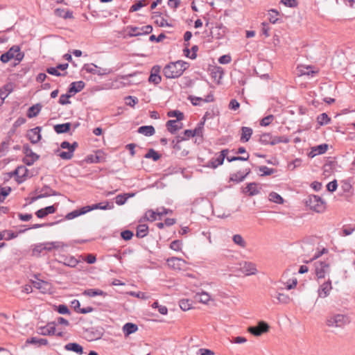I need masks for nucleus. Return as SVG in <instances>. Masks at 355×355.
Instances as JSON below:
<instances>
[{"label":"nucleus","instance_id":"f257e3e1","mask_svg":"<svg viewBox=\"0 0 355 355\" xmlns=\"http://www.w3.org/2000/svg\"><path fill=\"white\" fill-rule=\"evenodd\" d=\"M188 62L178 60L170 62L163 69V73L166 78H177L189 67Z\"/></svg>","mask_w":355,"mask_h":355},{"label":"nucleus","instance_id":"f03ea898","mask_svg":"<svg viewBox=\"0 0 355 355\" xmlns=\"http://www.w3.org/2000/svg\"><path fill=\"white\" fill-rule=\"evenodd\" d=\"M325 322L329 327L341 328L350 322V318L345 314L331 313L327 317Z\"/></svg>","mask_w":355,"mask_h":355},{"label":"nucleus","instance_id":"7ed1b4c3","mask_svg":"<svg viewBox=\"0 0 355 355\" xmlns=\"http://www.w3.org/2000/svg\"><path fill=\"white\" fill-rule=\"evenodd\" d=\"M305 204L311 210L317 213H322L325 210L324 201L316 195L309 196L305 200Z\"/></svg>","mask_w":355,"mask_h":355},{"label":"nucleus","instance_id":"20e7f679","mask_svg":"<svg viewBox=\"0 0 355 355\" xmlns=\"http://www.w3.org/2000/svg\"><path fill=\"white\" fill-rule=\"evenodd\" d=\"M331 259L327 258L324 261H317L315 262V273L318 279H323L331 271Z\"/></svg>","mask_w":355,"mask_h":355},{"label":"nucleus","instance_id":"39448f33","mask_svg":"<svg viewBox=\"0 0 355 355\" xmlns=\"http://www.w3.org/2000/svg\"><path fill=\"white\" fill-rule=\"evenodd\" d=\"M24 53L21 52L20 47L17 45L12 46L6 53L1 55L0 60L2 62L6 63L11 59L14 58L19 62L23 60Z\"/></svg>","mask_w":355,"mask_h":355},{"label":"nucleus","instance_id":"423d86ee","mask_svg":"<svg viewBox=\"0 0 355 355\" xmlns=\"http://www.w3.org/2000/svg\"><path fill=\"white\" fill-rule=\"evenodd\" d=\"M259 141L263 145H275L279 143L286 144L289 141V139L285 137H273L270 133H263L260 136Z\"/></svg>","mask_w":355,"mask_h":355},{"label":"nucleus","instance_id":"0eeeda50","mask_svg":"<svg viewBox=\"0 0 355 355\" xmlns=\"http://www.w3.org/2000/svg\"><path fill=\"white\" fill-rule=\"evenodd\" d=\"M103 335V329L102 328H90L84 332V337L87 341H94L101 339Z\"/></svg>","mask_w":355,"mask_h":355},{"label":"nucleus","instance_id":"6e6552de","mask_svg":"<svg viewBox=\"0 0 355 355\" xmlns=\"http://www.w3.org/2000/svg\"><path fill=\"white\" fill-rule=\"evenodd\" d=\"M268 329V324L263 321H260L257 326L250 327L248 331L255 336H259L262 334L267 332Z\"/></svg>","mask_w":355,"mask_h":355},{"label":"nucleus","instance_id":"1a4fd4ad","mask_svg":"<svg viewBox=\"0 0 355 355\" xmlns=\"http://www.w3.org/2000/svg\"><path fill=\"white\" fill-rule=\"evenodd\" d=\"M185 139L186 138L184 137H178L176 139H173L172 141L173 148L175 150V153L179 157H185L189 154V151L187 150L184 149L182 150V146L180 144V141Z\"/></svg>","mask_w":355,"mask_h":355},{"label":"nucleus","instance_id":"9d476101","mask_svg":"<svg viewBox=\"0 0 355 355\" xmlns=\"http://www.w3.org/2000/svg\"><path fill=\"white\" fill-rule=\"evenodd\" d=\"M251 170L249 167L240 170L230 175V180L235 182H241L244 180L245 177L249 175Z\"/></svg>","mask_w":355,"mask_h":355},{"label":"nucleus","instance_id":"9b49d317","mask_svg":"<svg viewBox=\"0 0 355 355\" xmlns=\"http://www.w3.org/2000/svg\"><path fill=\"white\" fill-rule=\"evenodd\" d=\"M28 170L24 166H18L12 173L16 177V181L18 183H21L25 181L28 176Z\"/></svg>","mask_w":355,"mask_h":355},{"label":"nucleus","instance_id":"f8f14e48","mask_svg":"<svg viewBox=\"0 0 355 355\" xmlns=\"http://www.w3.org/2000/svg\"><path fill=\"white\" fill-rule=\"evenodd\" d=\"M41 130L42 128L37 126L28 131L27 137L32 144H37L41 139Z\"/></svg>","mask_w":355,"mask_h":355},{"label":"nucleus","instance_id":"ddd939ff","mask_svg":"<svg viewBox=\"0 0 355 355\" xmlns=\"http://www.w3.org/2000/svg\"><path fill=\"white\" fill-rule=\"evenodd\" d=\"M160 70L161 67L159 65H155L153 67L148 78V81L150 83L158 85L161 82L162 78L159 75Z\"/></svg>","mask_w":355,"mask_h":355},{"label":"nucleus","instance_id":"4468645a","mask_svg":"<svg viewBox=\"0 0 355 355\" xmlns=\"http://www.w3.org/2000/svg\"><path fill=\"white\" fill-rule=\"evenodd\" d=\"M168 266L174 270H181L185 266V261L180 258L171 257L167 259Z\"/></svg>","mask_w":355,"mask_h":355},{"label":"nucleus","instance_id":"2eb2a0df","mask_svg":"<svg viewBox=\"0 0 355 355\" xmlns=\"http://www.w3.org/2000/svg\"><path fill=\"white\" fill-rule=\"evenodd\" d=\"M332 289L331 282L328 279L323 283L318 289V296L322 298L327 297Z\"/></svg>","mask_w":355,"mask_h":355},{"label":"nucleus","instance_id":"dca6fc26","mask_svg":"<svg viewBox=\"0 0 355 355\" xmlns=\"http://www.w3.org/2000/svg\"><path fill=\"white\" fill-rule=\"evenodd\" d=\"M54 322H49L44 327L39 328L38 334L42 336H52L55 334V327Z\"/></svg>","mask_w":355,"mask_h":355},{"label":"nucleus","instance_id":"f3484780","mask_svg":"<svg viewBox=\"0 0 355 355\" xmlns=\"http://www.w3.org/2000/svg\"><path fill=\"white\" fill-rule=\"evenodd\" d=\"M113 208H114V205L112 203L110 204L107 201H106L105 202H100V203L94 204L92 205L86 206L87 212L94 210V209H97L106 210V209H112Z\"/></svg>","mask_w":355,"mask_h":355},{"label":"nucleus","instance_id":"a211bd4d","mask_svg":"<svg viewBox=\"0 0 355 355\" xmlns=\"http://www.w3.org/2000/svg\"><path fill=\"white\" fill-rule=\"evenodd\" d=\"M166 126L171 134H175L177 131L182 129V123H179L178 120H169L166 122Z\"/></svg>","mask_w":355,"mask_h":355},{"label":"nucleus","instance_id":"6ab92c4d","mask_svg":"<svg viewBox=\"0 0 355 355\" xmlns=\"http://www.w3.org/2000/svg\"><path fill=\"white\" fill-rule=\"evenodd\" d=\"M241 270L246 275H254L257 271L256 266L251 262H244Z\"/></svg>","mask_w":355,"mask_h":355},{"label":"nucleus","instance_id":"aec40b11","mask_svg":"<svg viewBox=\"0 0 355 355\" xmlns=\"http://www.w3.org/2000/svg\"><path fill=\"white\" fill-rule=\"evenodd\" d=\"M64 349L67 351H71L79 355H81L84 353L83 347L76 343H69L65 345Z\"/></svg>","mask_w":355,"mask_h":355},{"label":"nucleus","instance_id":"412c9836","mask_svg":"<svg viewBox=\"0 0 355 355\" xmlns=\"http://www.w3.org/2000/svg\"><path fill=\"white\" fill-rule=\"evenodd\" d=\"M123 332L125 337L136 332L138 330L137 324L132 322H127L123 326Z\"/></svg>","mask_w":355,"mask_h":355},{"label":"nucleus","instance_id":"4be33fe9","mask_svg":"<svg viewBox=\"0 0 355 355\" xmlns=\"http://www.w3.org/2000/svg\"><path fill=\"white\" fill-rule=\"evenodd\" d=\"M85 87V83L83 81L73 82L70 84L68 89V92L76 94L80 92Z\"/></svg>","mask_w":355,"mask_h":355},{"label":"nucleus","instance_id":"5701e85b","mask_svg":"<svg viewBox=\"0 0 355 355\" xmlns=\"http://www.w3.org/2000/svg\"><path fill=\"white\" fill-rule=\"evenodd\" d=\"M194 299L196 301L202 304H207L211 300V297L208 293L202 291L201 293H196Z\"/></svg>","mask_w":355,"mask_h":355},{"label":"nucleus","instance_id":"b1692460","mask_svg":"<svg viewBox=\"0 0 355 355\" xmlns=\"http://www.w3.org/2000/svg\"><path fill=\"white\" fill-rule=\"evenodd\" d=\"M33 286L40 290L42 293H46L49 289V284L47 282L38 280L33 282Z\"/></svg>","mask_w":355,"mask_h":355},{"label":"nucleus","instance_id":"393cba45","mask_svg":"<svg viewBox=\"0 0 355 355\" xmlns=\"http://www.w3.org/2000/svg\"><path fill=\"white\" fill-rule=\"evenodd\" d=\"M328 149V145L326 144L317 146L312 148V150L309 153V156L313 157L316 155H322Z\"/></svg>","mask_w":355,"mask_h":355},{"label":"nucleus","instance_id":"a878e982","mask_svg":"<svg viewBox=\"0 0 355 355\" xmlns=\"http://www.w3.org/2000/svg\"><path fill=\"white\" fill-rule=\"evenodd\" d=\"M67 246L66 244L61 241H53V242H46L44 243V248L48 252L51 251L53 249H58L60 248H64Z\"/></svg>","mask_w":355,"mask_h":355},{"label":"nucleus","instance_id":"bb28decb","mask_svg":"<svg viewBox=\"0 0 355 355\" xmlns=\"http://www.w3.org/2000/svg\"><path fill=\"white\" fill-rule=\"evenodd\" d=\"M253 130L251 128L249 127H242L241 128V141L247 142L250 140Z\"/></svg>","mask_w":355,"mask_h":355},{"label":"nucleus","instance_id":"cd10ccee","mask_svg":"<svg viewBox=\"0 0 355 355\" xmlns=\"http://www.w3.org/2000/svg\"><path fill=\"white\" fill-rule=\"evenodd\" d=\"M137 132L145 136L149 137L155 134V130L153 125H143L138 128Z\"/></svg>","mask_w":355,"mask_h":355},{"label":"nucleus","instance_id":"c85d7f7f","mask_svg":"<svg viewBox=\"0 0 355 355\" xmlns=\"http://www.w3.org/2000/svg\"><path fill=\"white\" fill-rule=\"evenodd\" d=\"M55 15L57 17H62L64 19H72L73 18V12L71 10H65L64 9L57 8L54 11Z\"/></svg>","mask_w":355,"mask_h":355},{"label":"nucleus","instance_id":"c756f323","mask_svg":"<svg viewBox=\"0 0 355 355\" xmlns=\"http://www.w3.org/2000/svg\"><path fill=\"white\" fill-rule=\"evenodd\" d=\"M26 343L35 345L40 347L42 345H47L49 342L45 338H38L36 337H32V338H28L26 341Z\"/></svg>","mask_w":355,"mask_h":355},{"label":"nucleus","instance_id":"7c9ffc66","mask_svg":"<svg viewBox=\"0 0 355 355\" xmlns=\"http://www.w3.org/2000/svg\"><path fill=\"white\" fill-rule=\"evenodd\" d=\"M71 126L70 123L57 124L54 126V130L58 134L66 133L70 130Z\"/></svg>","mask_w":355,"mask_h":355},{"label":"nucleus","instance_id":"2f4dec72","mask_svg":"<svg viewBox=\"0 0 355 355\" xmlns=\"http://www.w3.org/2000/svg\"><path fill=\"white\" fill-rule=\"evenodd\" d=\"M86 213H87V210L86 206H85V207H82L80 209H76L70 213H68L66 215V218L68 220H71V219H73V218L80 216V215L85 214Z\"/></svg>","mask_w":355,"mask_h":355},{"label":"nucleus","instance_id":"473e14b6","mask_svg":"<svg viewBox=\"0 0 355 355\" xmlns=\"http://www.w3.org/2000/svg\"><path fill=\"white\" fill-rule=\"evenodd\" d=\"M83 69L89 73H92L93 74H98V75H102L104 73H102L101 71V69L98 68L96 64H85L83 67Z\"/></svg>","mask_w":355,"mask_h":355},{"label":"nucleus","instance_id":"72a5a7b5","mask_svg":"<svg viewBox=\"0 0 355 355\" xmlns=\"http://www.w3.org/2000/svg\"><path fill=\"white\" fill-rule=\"evenodd\" d=\"M223 162L224 161L219 156H218L216 158H212L210 159L205 165V166L214 169L216 168L218 166L222 165Z\"/></svg>","mask_w":355,"mask_h":355},{"label":"nucleus","instance_id":"f704fd0d","mask_svg":"<svg viewBox=\"0 0 355 355\" xmlns=\"http://www.w3.org/2000/svg\"><path fill=\"white\" fill-rule=\"evenodd\" d=\"M245 189V192H248L250 196L257 195L259 193V190L257 189V184L255 182L248 184Z\"/></svg>","mask_w":355,"mask_h":355},{"label":"nucleus","instance_id":"c9c22d12","mask_svg":"<svg viewBox=\"0 0 355 355\" xmlns=\"http://www.w3.org/2000/svg\"><path fill=\"white\" fill-rule=\"evenodd\" d=\"M83 295L88 297H95L96 295L105 296L106 293L100 289H87L83 292Z\"/></svg>","mask_w":355,"mask_h":355},{"label":"nucleus","instance_id":"e433bc0d","mask_svg":"<svg viewBox=\"0 0 355 355\" xmlns=\"http://www.w3.org/2000/svg\"><path fill=\"white\" fill-rule=\"evenodd\" d=\"M148 227L147 225L141 224L139 225L137 227V233L136 236L138 238H144L148 234Z\"/></svg>","mask_w":355,"mask_h":355},{"label":"nucleus","instance_id":"4c0bfd02","mask_svg":"<svg viewBox=\"0 0 355 355\" xmlns=\"http://www.w3.org/2000/svg\"><path fill=\"white\" fill-rule=\"evenodd\" d=\"M41 106L39 104H36L30 107L27 112V116L30 119L35 117L40 112Z\"/></svg>","mask_w":355,"mask_h":355},{"label":"nucleus","instance_id":"58836bf2","mask_svg":"<svg viewBox=\"0 0 355 355\" xmlns=\"http://www.w3.org/2000/svg\"><path fill=\"white\" fill-rule=\"evenodd\" d=\"M63 265L74 268L78 263V261L74 257H65L63 261H60Z\"/></svg>","mask_w":355,"mask_h":355},{"label":"nucleus","instance_id":"ea45409f","mask_svg":"<svg viewBox=\"0 0 355 355\" xmlns=\"http://www.w3.org/2000/svg\"><path fill=\"white\" fill-rule=\"evenodd\" d=\"M299 73L300 76L307 75L313 76L315 74L318 73L317 71L312 70V67L311 66L307 67H301L299 69Z\"/></svg>","mask_w":355,"mask_h":355},{"label":"nucleus","instance_id":"a19ab883","mask_svg":"<svg viewBox=\"0 0 355 355\" xmlns=\"http://www.w3.org/2000/svg\"><path fill=\"white\" fill-rule=\"evenodd\" d=\"M205 120V116H204L202 119V121L198 123L197 127L194 130H193L195 136L202 137Z\"/></svg>","mask_w":355,"mask_h":355},{"label":"nucleus","instance_id":"79ce46f5","mask_svg":"<svg viewBox=\"0 0 355 355\" xmlns=\"http://www.w3.org/2000/svg\"><path fill=\"white\" fill-rule=\"evenodd\" d=\"M279 12L275 9H271L268 11V19L270 23L275 24L279 21L278 16Z\"/></svg>","mask_w":355,"mask_h":355},{"label":"nucleus","instance_id":"37998d69","mask_svg":"<svg viewBox=\"0 0 355 355\" xmlns=\"http://www.w3.org/2000/svg\"><path fill=\"white\" fill-rule=\"evenodd\" d=\"M269 200L277 204H282L284 200L282 197L276 192H271L268 196Z\"/></svg>","mask_w":355,"mask_h":355},{"label":"nucleus","instance_id":"c03bdc74","mask_svg":"<svg viewBox=\"0 0 355 355\" xmlns=\"http://www.w3.org/2000/svg\"><path fill=\"white\" fill-rule=\"evenodd\" d=\"M232 240L236 245L240 246L241 248H244L246 247V242L241 234L234 235Z\"/></svg>","mask_w":355,"mask_h":355},{"label":"nucleus","instance_id":"a18cd8bd","mask_svg":"<svg viewBox=\"0 0 355 355\" xmlns=\"http://www.w3.org/2000/svg\"><path fill=\"white\" fill-rule=\"evenodd\" d=\"M167 115L169 117H176L175 120L178 121L183 120L184 118V114L179 110H171L167 113Z\"/></svg>","mask_w":355,"mask_h":355},{"label":"nucleus","instance_id":"49530a36","mask_svg":"<svg viewBox=\"0 0 355 355\" xmlns=\"http://www.w3.org/2000/svg\"><path fill=\"white\" fill-rule=\"evenodd\" d=\"M317 121L320 125H324L329 123L330 118L326 113H322L318 116Z\"/></svg>","mask_w":355,"mask_h":355},{"label":"nucleus","instance_id":"de8ad7c7","mask_svg":"<svg viewBox=\"0 0 355 355\" xmlns=\"http://www.w3.org/2000/svg\"><path fill=\"white\" fill-rule=\"evenodd\" d=\"M147 159H153L154 161H157L160 158V155L154 149L150 148L144 156Z\"/></svg>","mask_w":355,"mask_h":355},{"label":"nucleus","instance_id":"09e8293b","mask_svg":"<svg viewBox=\"0 0 355 355\" xmlns=\"http://www.w3.org/2000/svg\"><path fill=\"white\" fill-rule=\"evenodd\" d=\"M157 215V210L156 211H154L153 210H148L144 216V219L149 221H154L156 220V217Z\"/></svg>","mask_w":355,"mask_h":355},{"label":"nucleus","instance_id":"8fccbe9b","mask_svg":"<svg viewBox=\"0 0 355 355\" xmlns=\"http://www.w3.org/2000/svg\"><path fill=\"white\" fill-rule=\"evenodd\" d=\"M276 298L278 302L282 304H288L291 300L288 295L280 293L277 294Z\"/></svg>","mask_w":355,"mask_h":355},{"label":"nucleus","instance_id":"3c124183","mask_svg":"<svg viewBox=\"0 0 355 355\" xmlns=\"http://www.w3.org/2000/svg\"><path fill=\"white\" fill-rule=\"evenodd\" d=\"M275 119V116L272 115V114H269L265 117H263L261 121H260V125L261 126H267V125H269L272 122V121L274 120Z\"/></svg>","mask_w":355,"mask_h":355},{"label":"nucleus","instance_id":"603ef678","mask_svg":"<svg viewBox=\"0 0 355 355\" xmlns=\"http://www.w3.org/2000/svg\"><path fill=\"white\" fill-rule=\"evenodd\" d=\"M11 191V188L9 187L0 188V202H3L6 196L9 195Z\"/></svg>","mask_w":355,"mask_h":355},{"label":"nucleus","instance_id":"864d4df0","mask_svg":"<svg viewBox=\"0 0 355 355\" xmlns=\"http://www.w3.org/2000/svg\"><path fill=\"white\" fill-rule=\"evenodd\" d=\"M180 307L183 311H188L191 309V304L187 299H183L180 301Z\"/></svg>","mask_w":355,"mask_h":355},{"label":"nucleus","instance_id":"5fc2aeb1","mask_svg":"<svg viewBox=\"0 0 355 355\" xmlns=\"http://www.w3.org/2000/svg\"><path fill=\"white\" fill-rule=\"evenodd\" d=\"M23 151L26 154V157H34L35 158L40 157L38 155L32 151L28 145H24L23 146Z\"/></svg>","mask_w":355,"mask_h":355},{"label":"nucleus","instance_id":"6e6d98bb","mask_svg":"<svg viewBox=\"0 0 355 355\" xmlns=\"http://www.w3.org/2000/svg\"><path fill=\"white\" fill-rule=\"evenodd\" d=\"M146 0L138 1L136 3L133 4L130 9V12H135L139 10L141 8L145 6L146 4L145 3Z\"/></svg>","mask_w":355,"mask_h":355},{"label":"nucleus","instance_id":"4d7b16f0","mask_svg":"<svg viewBox=\"0 0 355 355\" xmlns=\"http://www.w3.org/2000/svg\"><path fill=\"white\" fill-rule=\"evenodd\" d=\"M127 28L130 30L128 33L130 37L141 35L140 28L136 26H128Z\"/></svg>","mask_w":355,"mask_h":355},{"label":"nucleus","instance_id":"13d9d810","mask_svg":"<svg viewBox=\"0 0 355 355\" xmlns=\"http://www.w3.org/2000/svg\"><path fill=\"white\" fill-rule=\"evenodd\" d=\"M259 171L262 173L261 175H270L275 172L274 168H268L266 166H261L259 167Z\"/></svg>","mask_w":355,"mask_h":355},{"label":"nucleus","instance_id":"bf43d9fd","mask_svg":"<svg viewBox=\"0 0 355 355\" xmlns=\"http://www.w3.org/2000/svg\"><path fill=\"white\" fill-rule=\"evenodd\" d=\"M125 104L130 107H134L138 103V98L135 96H128L125 97Z\"/></svg>","mask_w":355,"mask_h":355},{"label":"nucleus","instance_id":"052dcab7","mask_svg":"<svg viewBox=\"0 0 355 355\" xmlns=\"http://www.w3.org/2000/svg\"><path fill=\"white\" fill-rule=\"evenodd\" d=\"M250 157V155L248 153H246V156L245 157H241V156H234V157H227V160L229 162H234V161H247L248 160Z\"/></svg>","mask_w":355,"mask_h":355},{"label":"nucleus","instance_id":"680f3d73","mask_svg":"<svg viewBox=\"0 0 355 355\" xmlns=\"http://www.w3.org/2000/svg\"><path fill=\"white\" fill-rule=\"evenodd\" d=\"M70 97H71V94H62L60 96L59 103L61 105H67L71 103V101L69 100Z\"/></svg>","mask_w":355,"mask_h":355},{"label":"nucleus","instance_id":"e2e57ef3","mask_svg":"<svg viewBox=\"0 0 355 355\" xmlns=\"http://www.w3.org/2000/svg\"><path fill=\"white\" fill-rule=\"evenodd\" d=\"M128 200V197H126L124 194H119L116 197V203L118 205H123Z\"/></svg>","mask_w":355,"mask_h":355},{"label":"nucleus","instance_id":"0e129e2a","mask_svg":"<svg viewBox=\"0 0 355 355\" xmlns=\"http://www.w3.org/2000/svg\"><path fill=\"white\" fill-rule=\"evenodd\" d=\"M181 245L182 243L180 241L175 240L171 243L170 248L173 250L179 251L181 250Z\"/></svg>","mask_w":355,"mask_h":355},{"label":"nucleus","instance_id":"69168bd1","mask_svg":"<svg viewBox=\"0 0 355 355\" xmlns=\"http://www.w3.org/2000/svg\"><path fill=\"white\" fill-rule=\"evenodd\" d=\"M121 236L125 241H129L132 238L133 233L130 230H125L121 233Z\"/></svg>","mask_w":355,"mask_h":355},{"label":"nucleus","instance_id":"338daca9","mask_svg":"<svg viewBox=\"0 0 355 355\" xmlns=\"http://www.w3.org/2000/svg\"><path fill=\"white\" fill-rule=\"evenodd\" d=\"M73 153L71 150H68L67 152L62 151L59 154V156L62 159L69 160L73 157Z\"/></svg>","mask_w":355,"mask_h":355},{"label":"nucleus","instance_id":"774afa93","mask_svg":"<svg viewBox=\"0 0 355 355\" xmlns=\"http://www.w3.org/2000/svg\"><path fill=\"white\" fill-rule=\"evenodd\" d=\"M57 311L60 314H69L70 313L69 308L65 304H60L57 306Z\"/></svg>","mask_w":355,"mask_h":355}]
</instances>
